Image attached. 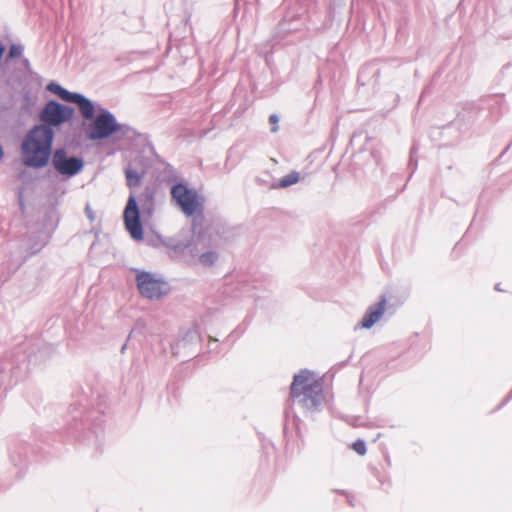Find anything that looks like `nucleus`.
Here are the masks:
<instances>
[{
	"label": "nucleus",
	"mask_w": 512,
	"mask_h": 512,
	"mask_svg": "<svg viewBox=\"0 0 512 512\" xmlns=\"http://www.w3.org/2000/svg\"><path fill=\"white\" fill-rule=\"evenodd\" d=\"M75 109L51 99L39 112L41 123L34 125L21 144L22 162L28 168L42 169L50 162L55 138L54 127L72 120Z\"/></svg>",
	"instance_id": "1"
},
{
	"label": "nucleus",
	"mask_w": 512,
	"mask_h": 512,
	"mask_svg": "<svg viewBox=\"0 0 512 512\" xmlns=\"http://www.w3.org/2000/svg\"><path fill=\"white\" fill-rule=\"evenodd\" d=\"M158 191L156 184H148L144 187L138 199L135 192L131 191L124 209L123 218L126 230L132 239L141 241L144 238L141 217L150 219L155 211V198Z\"/></svg>",
	"instance_id": "2"
},
{
	"label": "nucleus",
	"mask_w": 512,
	"mask_h": 512,
	"mask_svg": "<svg viewBox=\"0 0 512 512\" xmlns=\"http://www.w3.org/2000/svg\"><path fill=\"white\" fill-rule=\"evenodd\" d=\"M72 422L68 425L69 432L79 441L92 445L100 450L103 437L102 409L83 411L80 407L71 408Z\"/></svg>",
	"instance_id": "3"
},
{
	"label": "nucleus",
	"mask_w": 512,
	"mask_h": 512,
	"mask_svg": "<svg viewBox=\"0 0 512 512\" xmlns=\"http://www.w3.org/2000/svg\"><path fill=\"white\" fill-rule=\"evenodd\" d=\"M312 373L301 370L294 375L290 385V398L293 404H298L305 412L314 414L321 410L324 402L322 385L317 380H311Z\"/></svg>",
	"instance_id": "4"
},
{
	"label": "nucleus",
	"mask_w": 512,
	"mask_h": 512,
	"mask_svg": "<svg viewBox=\"0 0 512 512\" xmlns=\"http://www.w3.org/2000/svg\"><path fill=\"white\" fill-rule=\"evenodd\" d=\"M170 197L171 202L187 217H192L203 210V204L197 190L189 187L184 181L175 182L171 185Z\"/></svg>",
	"instance_id": "5"
},
{
	"label": "nucleus",
	"mask_w": 512,
	"mask_h": 512,
	"mask_svg": "<svg viewBox=\"0 0 512 512\" xmlns=\"http://www.w3.org/2000/svg\"><path fill=\"white\" fill-rule=\"evenodd\" d=\"M158 239L161 242V244L167 249V254L173 260L189 263L200 252V235H198L195 239H182L179 236L168 238H162L159 236Z\"/></svg>",
	"instance_id": "6"
},
{
	"label": "nucleus",
	"mask_w": 512,
	"mask_h": 512,
	"mask_svg": "<svg viewBox=\"0 0 512 512\" xmlns=\"http://www.w3.org/2000/svg\"><path fill=\"white\" fill-rule=\"evenodd\" d=\"M97 112V115L90 121L87 131L88 139L98 141L116 135L120 129V123L115 115L102 106H97Z\"/></svg>",
	"instance_id": "7"
},
{
	"label": "nucleus",
	"mask_w": 512,
	"mask_h": 512,
	"mask_svg": "<svg viewBox=\"0 0 512 512\" xmlns=\"http://www.w3.org/2000/svg\"><path fill=\"white\" fill-rule=\"evenodd\" d=\"M50 160L56 173L66 179L78 175L85 166L84 159L81 156L69 155L63 147L52 149Z\"/></svg>",
	"instance_id": "8"
},
{
	"label": "nucleus",
	"mask_w": 512,
	"mask_h": 512,
	"mask_svg": "<svg viewBox=\"0 0 512 512\" xmlns=\"http://www.w3.org/2000/svg\"><path fill=\"white\" fill-rule=\"evenodd\" d=\"M136 283L139 293L147 299H159L170 290L166 281L155 278L154 274L147 271L137 272Z\"/></svg>",
	"instance_id": "9"
},
{
	"label": "nucleus",
	"mask_w": 512,
	"mask_h": 512,
	"mask_svg": "<svg viewBox=\"0 0 512 512\" xmlns=\"http://www.w3.org/2000/svg\"><path fill=\"white\" fill-rule=\"evenodd\" d=\"M386 303H387L386 297L382 295L380 297V300L377 303L372 304L367 308L362 319L355 326L354 329L357 330L359 328L360 329L372 328L383 316V314L385 312Z\"/></svg>",
	"instance_id": "10"
},
{
	"label": "nucleus",
	"mask_w": 512,
	"mask_h": 512,
	"mask_svg": "<svg viewBox=\"0 0 512 512\" xmlns=\"http://www.w3.org/2000/svg\"><path fill=\"white\" fill-rule=\"evenodd\" d=\"M29 447L28 445L19 439H13L10 441L8 446L10 461L15 466L22 465L27 457Z\"/></svg>",
	"instance_id": "11"
},
{
	"label": "nucleus",
	"mask_w": 512,
	"mask_h": 512,
	"mask_svg": "<svg viewBox=\"0 0 512 512\" xmlns=\"http://www.w3.org/2000/svg\"><path fill=\"white\" fill-rule=\"evenodd\" d=\"M50 237L43 231L33 232L28 235L27 252L30 256L39 253L48 243Z\"/></svg>",
	"instance_id": "12"
},
{
	"label": "nucleus",
	"mask_w": 512,
	"mask_h": 512,
	"mask_svg": "<svg viewBox=\"0 0 512 512\" xmlns=\"http://www.w3.org/2000/svg\"><path fill=\"white\" fill-rule=\"evenodd\" d=\"M198 341H200V334L196 329L191 328L186 330L172 346L173 354L178 355L181 349Z\"/></svg>",
	"instance_id": "13"
},
{
	"label": "nucleus",
	"mask_w": 512,
	"mask_h": 512,
	"mask_svg": "<svg viewBox=\"0 0 512 512\" xmlns=\"http://www.w3.org/2000/svg\"><path fill=\"white\" fill-rule=\"evenodd\" d=\"M73 104H76L82 117L88 121H91L95 117V111L97 107L89 98L79 93L75 98Z\"/></svg>",
	"instance_id": "14"
},
{
	"label": "nucleus",
	"mask_w": 512,
	"mask_h": 512,
	"mask_svg": "<svg viewBox=\"0 0 512 512\" xmlns=\"http://www.w3.org/2000/svg\"><path fill=\"white\" fill-rule=\"evenodd\" d=\"M204 248V239L201 237V244L199 245L200 252L198 255H196V257H198L199 262L204 267H211L217 262L219 255L216 251L213 250L203 251Z\"/></svg>",
	"instance_id": "15"
},
{
	"label": "nucleus",
	"mask_w": 512,
	"mask_h": 512,
	"mask_svg": "<svg viewBox=\"0 0 512 512\" xmlns=\"http://www.w3.org/2000/svg\"><path fill=\"white\" fill-rule=\"evenodd\" d=\"M370 74L373 78V84L377 83L380 77V71L372 64H367L361 67L358 74V82H360L361 85H365L367 76Z\"/></svg>",
	"instance_id": "16"
},
{
	"label": "nucleus",
	"mask_w": 512,
	"mask_h": 512,
	"mask_svg": "<svg viewBox=\"0 0 512 512\" xmlns=\"http://www.w3.org/2000/svg\"><path fill=\"white\" fill-rule=\"evenodd\" d=\"M126 185L132 190L141 185L144 172L139 173L136 169L131 166L125 169Z\"/></svg>",
	"instance_id": "17"
},
{
	"label": "nucleus",
	"mask_w": 512,
	"mask_h": 512,
	"mask_svg": "<svg viewBox=\"0 0 512 512\" xmlns=\"http://www.w3.org/2000/svg\"><path fill=\"white\" fill-rule=\"evenodd\" d=\"M298 16L293 15L290 19L287 17L283 18L282 21L277 25V32L279 34H287L298 29V26L294 23L299 22Z\"/></svg>",
	"instance_id": "18"
},
{
	"label": "nucleus",
	"mask_w": 512,
	"mask_h": 512,
	"mask_svg": "<svg viewBox=\"0 0 512 512\" xmlns=\"http://www.w3.org/2000/svg\"><path fill=\"white\" fill-rule=\"evenodd\" d=\"M300 179V174L297 171H291L289 174L282 177L274 188H286L293 184H296Z\"/></svg>",
	"instance_id": "19"
},
{
	"label": "nucleus",
	"mask_w": 512,
	"mask_h": 512,
	"mask_svg": "<svg viewBox=\"0 0 512 512\" xmlns=\"http://www.w3.org/2000/svg\"><path fill=\"white\" fill-rule=\"evenodd\" d=\"M254 287L251 286L248 282H240L235 291V297H254Z\"/></svg>",
	"instance_id": "20"
},
{
	"label": "nucleus",
	"mask_w": 512,
	"mask_h": 512,
	"mask_svg": "<svg viewBox=\"0 0 512 512\" xmlns=\"http://www.w3.org/2000/svg\"><path fill=\"white\" fill-rule=\"evenodd\" d=\"M24 51V47L20 43H13L8 49V53L5 58V62L9 63L11 60L21 57Z\"/></svg>",
	"instance_id": "21"
},
{
	"label": "nucleus",
	"mask_w": 512,
	"mask_h": 512,
	"mask_svg": "<svg viewBox=\"0 0 512 512\" xmlns=\"http://www.w3.org/2000/svg\"><path fill=\"white\" fill-rule=\"evenodd\" d=\"M366 143L363 147H361L358 151V154H362L366 151L369 152L370 156L374 159L375 163L379 162V157L377 151L370 145V142H372V138L369 136H365Z\"/></svg>",
	"instance_id": "22"
},
{
	"label": "nucleus",
	"mask_w": 512,
	"mask_h": 512,
	"mask_svg": "<svg viewBox=\"0 0 512 512\" xmlns=\"http://www.w3.org/2000/svg\"><path fill=\"white\" fill-rule=\"evenodd\" d=\"M164 174H165V177H164V181L167 183V184H174L175 182H178L177 181V175L175 173V170H174V167L168 163L165 164V168H164Z\"/></svg>",
	"instance_id": "23"
},
{
	"label": "nucleus",
	"mask_w": 512,
	"mask_h": 512,
	"mask_svg": "<svg viewBox=\"0 0 512 512\" xmlns=\"http://www.w3.org/2000/svg\"><path fill=\"white\" fill-rule=\"evenodd\" d=\"M121 137H125L127 139H134L137 135V132L134 128L127 124L120 123V129L117 132Z\"/></svg>",
	"instance_id": "24"
},
{
	"label": "nucleus",
	"mask_w": 512,
	"mask_h": 512,
	"mask_svg": "<svg viewBox=\"0 0 512 512\" xmlns=\"http://www.w3.org/2000/svg\"><path fill=\"white\" fill-rule=\"evenodd\" d=\"M78 94V92H71L64 87H61V89L59 90V94L57 96L62 101L73 104Z\"/></svg>",
	"instance_id": "25"
},
{
	"label": "nucleus",
	"mask_w": 512,
	"mask_h": 512,
	"mask_svg": "<svg viewBox=\"0 0 512 512\" xmlns=\"http://www.w3.org/2000/svg\"><path fill=\"white\" fill-rule=\"evenodd\" d=\"M408 168L411 170L409 178L412 177L413 173L417 168L416 148L413 146L410 150V158L408 162Z\"/></svg>",
	"instance_id": "26"
},
{
	"label": "nucleus",
	"mask_w": 512,
	"mask_h": 512,
	"mask_svg": "<svg viewBox=\"0 0 512 512\" xmlns=\"http://www.w3.org/2000/svg\"><path fill=\"white\" fill-rule=\"evenodd\" d=\"M352 449L360 456H363L366 454V451H367V448H366V443L364 440L362 439H357L353 444H352Z\"/></svg>",
	"instance_id": "27"
},
{
	"label": "nucleus",
	"mask_w": 512,
	"mask_h": 512,
	"mask_svg": "<svg viewBox=\"0 0 512 512\" xmlns=\"http://www.w3.org/2000/svg\"><path fill=\"white\" fill-rule=\"evenodd\" d=\"M61 85L55 81H51L47 84L46 90L50 93L55 94L56 96L59 94V90L61 89Z\"/></svg>",
	"instance_id": "28"
},
{
	"label": "nucleus",
	"mask_w": 512,
	"mask_h": 512,
	"mask_svg": "<svg viewBox=\"0 0 512 512\" xmlns=\"http://www.w3.org/2000/svg\"><path fill=\"white\" fill-rule=\"evenodd\" d=\"M269 122L272 124L271 132L272 133H276L279 130V127H278L279 117H278V115L277 114H271L269 116Z\"/></svg>",
	"instance_id": "29"
},
{
	"label": "nucleus",
	"mask_w": 512,
	"mask_h": 512,
	"mask_svg": "<svg viewBox=\"0 0 512 512\" xmlns=\"http://www.w3.org/2000/svg\"><path fill=\"white\" fill-rule=\"evenodd\" d=\"M504 99L502 96H492L489 98V102L491 103V105L495 104V105H498L500 108L502 106V103H503Z\"/></svg>",
	"instance_id": "30"
},
{
	"label": "nucleus",
	"mask_w": 512,
	"mask_h": 512,
	"mask_svg": "<svg viewBox=\"0 0 512 512\" xmlns=\"http://www.w3.org/2000/svg\"><path fill=\"white\" fill-rule=\"evenodd\" d=\"M85 214L91 222H93L96 218V215L89 204H87L85 207Z\"/></svg>",
	"instance_id": "31"
},
{
	"label": "nucleus",
	"mask_w": 512,
	"mask_h": 512,
	"mask_svg": "<svg viewBox=\"0 0 512 512\" xmlns=\"http://www.w3.org/2000/svg\"><path fill=\"white\" fill-rule=\"evenodd\" d=\"M511 399H512V388H511V391L509 392V394L500 403V405L498 406V409L505 406Z\"/></svg>",
	"instance_id": "32"
},
{
	"label": "nucleus",
	"mask_w": 512,
	"mask_h": 512,
	"mask_svg": "<svg viewBox=\"0 0 512 512\" xmlns=\"http://www.w3.org/2000/svg\"><path fill=\"white\" fill-rule=\"evenodd\" d=\"M22 64H23V67L25 68L26 71L31 72V64H30L29 59L24 58L22 60Z\"/></svg>",
	"instance_id": "33"
},
{
	"label": "nucleus",
	"mask_w": 512,
	"mask_h": 512,
	"mask_svg": "<svg viewBox=\"0 0 512 512\" xmlns=\"http://www.w3.org/2000/svg\"><path fill=\"white\" fill-rule=\"evenodd\" d=\"M362 137V133H354L351 137V140H350V143L351 144H354L355 142H357L358 140H360V138Z\"/></svg>",
	"instance_id": "34"
},
{
	"label": "nucleus",
	"mask_w": 512,
	"mask_h": 512,
	"mask_svg": "<svg viewBox=\"0 0 512 512\" xmlns=\"http://www.w3.org/2000/svg\"><path fill=\"white\" fill-rule=\"evenodd\" d=\"M18 201H19L20 208L24 209V200H23L21 193L19 194Z\"/></svg>",
	"instance_id": "35"
},
{
	"label": "nucleus",
	"mask_w": 512,
	"mask_h": 512,
	"mask_svg": "<svg viewBox=\"0 0 512 512\" xmlns=\"http://www.w3.org/2000/svg\"><path fill=\"white\" fill-rule=\"evenodd\" d=\"M28 358H29V362L30 363H36V357L35 356L29 355Z\"/></svg>",
	"instance_id": "36"
},
{
	"label": "nucleus",
	"mask_w": 512,
	"mask_h": 512,
	"mask_svg": "<svg viewBox=\"0 0 512 512\" xmlns=\"http://www.w3.org/2000/svg\"><path fill=\"white\" fill-rule=\"evenodd\" d=\"M352 355H353V354L351 353V354L349 355L348 359H347L346 361H344V362L342 363V365H345L346 363H348V362H349V360L352 358Z\"/></svg>",
	"instance_id": "37"
},
{
	"label": "nucleus",
	"mask_w": 512,
	"mask_h": 512,
	"mask_svg": "<svg viewBox=\"0 0 512 512\" xmlns=\"http://www.w3.org/2000/svg\"><path fill=\"white\" fill-rule=\"evenodd\" d=\"M209 340H210L211 342H217V341H218V339H216V338H214V337H211V336L209 337Z\"/></svg>",
	"instance_id": "38"
},
{
	"label": "nucleus",
	"mask_w": 512,
	"mask_h": 512,
	"mask_svg": "<svg viewBox=\"0 0 512 512\" xmlns=\"http://www.w3.org/2000/svg\"><path fill=\"white\" fill-rule=\"evenodd\" d=\"M127 347V343H125L122 347H121V352H124V350L126 349Z\"/></svg>",
	"instance_id": "39"
},
{
	"label": "nucleus",
	"mask_w": 512,
	"mask_h": 512,
	"mask_svg": "<svg viewBox=\"0 0 512 512\" xmlns=\"http://www.w3.org/2000/svg\"><path fill=\"white\" fill-rule=\"evenodd\" d=\"M495 289L498 290V291L501 290L499 284H496Z\"/></svg>",
	"instance_id": "40"
}]
</instances>
